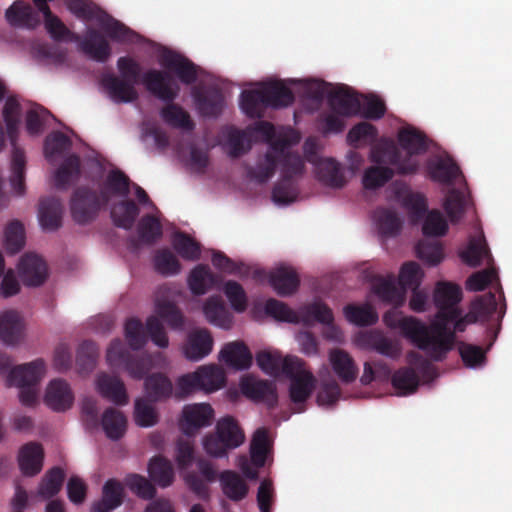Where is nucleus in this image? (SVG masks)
<instances>
[{
  "mask_svg": "<svg viewBox=\"0 0 512 512\" xmlns=\"http://www.w3.org/2000/svg\"><path fill=\"white\" fill-rule=\"evenodd\" d=\"M300 315L305 325H311L313 321L322 324H329L334 321L331 308L321 301L307 304L300 310Z\"/></svg>",
  "mask_w": 512,
  "mask_h": 512,
  "instance_id": "6e6d98bb",
  "label": "nucleus"
},
{
  "mask_svg": "<svg viewBox=\"0 0 512 512\" xmlns=\"http://www.w3.org/2000/svg\"><path fill=\"white\" fill-rule=\"evenodd\" d=\"M370 161L382 166H393L396 174L401 176L414 175L418 172L420 162L415 157H404V152L393 143H380L371 148Z\"/></svg>",
  "mask_w": 512,
  "mask_h": 512,
  "instance_id": "9d476101",
  "label": "nucleus"
},
{
  "mask_svg": "<svg viewBox=\"0 0 512 512\" xmlns=\"http://www.w3.org/2000/svg\"><path fill=\"white\" fill-rule=\"evenodd\" d=\"M383 321L391 329H400L401 334L434 361H441L434 350L433 339L428 326L413 316H401L390 310L383 315Z\"/></svg>",
  "mask_w": 512,
  "mask_h": 512,
  "instance_id": "20e7f679",
  "label": "nucleus"
},
{
  "mask_svg": "<svg viewBox=\"0 0 512 512\" xmlns=\"http://www.w3.org/2000/svg\"><path fill=\"white\" fill-rule=\"evenodd\" d=\"M345 318L356 326H370L378 321V314L375 309L369 305L348 304L343 309Z\"/></svg>",
  "mask_w": 512,
  "mask_h": 512,
  "instance_id": "864d4df0",
  "label": "nucleus"
},
{
  "mask_svg": "<svg viewBox=\"0 0 512 512\" xmlns=\"http://www.w3.org/2000/svg\"><path fill=\"white\" fill-rule=\"evenodd\" d=\"M240 106L250 118H261L264 108L269 107L263 85L259 89L244 90L240 96Z\"/></svg>",
  "mask_w": 512,
  "mask_h": 512,
  "instance_id": "c03bdc74",
  "label": "nucleus"
},
{
  "mask_svg": "<svg viewBox=\"0 0 512 512\" xmlns=\"http://www.w3.org/2000/svg\"><path fill=\"white\" fill-rule=\"evenodd\" d=\"M196 466L198 472H188L185 476V482L191 491L204 498L208 496L207 482L215 481L217 473L213 465L205 459H199Z\"/></svg>",
  "mask_w": 512,
  "mask_h": 512,
  "instance_id": "b1692460",
  "label": "nucleus"
},
{
  "mask_svg": "<svg viewBox=\"0 0 512 512\" xmlns=\"http://www.w3.org/2000/svg\"><path fill=\"white\" fill-rule=\"evenodd\" d=\"M7 21L15 27L34 29L40 24L38 14L24 1H15L5 13Z\"/></svg>",
  "mask_w": 512,
  "mask_h": 512,
  "instance_id": "f704fd0d",
  "label": "nucleus"
},
{
  "mask_svg": "<svg viewBox=\"0 0 512 512\" xmlns=\"http://www.w3.org/2000/svg\"><path fill=\"white\" fill-rule=\"evenodd\" d=\"M44 451L41 444L30 442L25 444L18 456V462L21 472L26 476L38 474L43 465Z\"/></svg>",
  "mask_w": 512,
  "mask_h": 512,
  "instance_id": "72a5a7b5",
  "label": "nucleus"
},
{
  "mask_svg": "<svg viewBox=\"0 0 512 512\" xmlns=\"http://www.w3.org/2000/svg\"><path fill=\"white\" fill-rule=\"evenodd\" d=\"M144 390L146 395L145 399L150 402H160L172 396L173 384L166 375L156 372L145 378Z\"/></svg>",
  "mask_w": 512,
  "mask_h": 512,
  "instance_id": "c9c22d12",
  "label": "nucleus"
},
{
  "mask_svg": "<svg viewBox=\"0 0 512 512\" xmlns=\"http://www.w3.org/2000/svg\"><path fill=\"white\" fill-rule=\"evenodd\" d=\"M373 292L386 303L401 305L404 301V292L397 288L393 279L377 278L373 284Z\"/></svg>",
  "mask_w": 512,
  "mask_h": 512,
  "instance_id": "13d9d810",
  "label": "nucleus"
},
{
  "mask_svg": "<svg viewBox=\"0 0 512 512\" xmlns=\"http://www.w3.org/2000/svg\"><path fill=\"white\" fill-rule=\"evenodd\" d=\"M269 284L282 297L294 294L300 285L297 272L288 266H279L269 273Z\"/></svg>",
  "mask_w": 512,
  "mask_h": 512,
  "instance_id": "bb28decb",
  "label": "nucleus"
},
{
  "mask_svg": "<svg viewBox=\"0 0 512 512\" xmlns=\"http://www.w3.org/2000/svg\"><path fill=\"white\" fill-rule=\"evenodd\" d=\"M161 64L176 73L179 80L186 84H193L198 77L196 65L183 55L168 51L162 55Z\"/></svg>",
  "mask_w": 512,
  "mask_h": 512,
  "instance_id": "4be33fe9",
  "label": "nucleus"
},
{
  "mask_svg": "<svg viewBox=\"0 0 512 512\" xmlns=\"http://www.w3.org/2000/svg\"><path fill=\"white\" fill-rule=\"evenodd\" d=\"M329 361L342 383L350 384L356 380L359 369L348 352L339 348L332 349L329 353Z\"/></svg>",
  "mask_w": 512,
  "mask_h": 512,
  "instance_id": "c85d7f7f",
  "label": "nucleus"
},
{
  "mask_svg": "<svg viewBox=\"0 0 512 512\" xmlns=\"http://www.w3.org/2000/svg\"><path fill=\"white\" fill-rule=\"evenodd\" d=\"M18 271L22 282L26 286H40L47 278L46 263L33 253H26L20 258Z\"/></svg>",
  "mask_w": 512,
  "mask_h": 512,
  "instance_id": "6ab92c4d",
  "label": "nucleus"
},
{
  "mask_svg": "<svg viewBox=\"0 0 512 512\" xmlns=\"http://www.w3.org/2000/svg\"><path fill=\"white\" fill-rule=\"evenodd\" d=\"M63 205L57 197L40 200L39 221L44 230L55 231L62 226Z\"/></svg>",
  "mask_w": 512,
  "mask_h": 512,
  "instance_id": "7c9ffc66",
  "label": "nucleus"
},
{
  "mask_svg": "<svg viewBox=\"0 0 512 512\" xmlns=\"http://www.w3.org/2000/svg\"><path fill=\"white\" fill-rule=\"evenodd\" d=\"M291 380L289 395L294 403H304L311 395L315 387L313 374L304 369V362L301 360L300 367L293 374H286Z\"/></svg>",
  "mask_w": 512,
  "mask_h": 512,
  "instance_id": "393cba45",
  "label": "nucleus"
},
{
  "mask_svg": "<svg viewBox=\"0 0 512 512\" xmlns=\"http://www.w3.org/2000/svg\"><path fill=\"white\" fill-rule=\"evenodd\" d=\"M361 346L374 350L391 359H397L402 352L401 344L397 340L386 337L382 332L370 331L359 339Z\"/></svg>",
  "mask_w": 512,
  "mask_h": 512,
  "instance_id": "a878e982",
  "label": "nucleus"
},
{
  "mask_svg": "<svg viewBox=\"0 0 512 512\" xmlns=\"http://www.w3.org/2000/svg\"><path fill=\"white\" fill-rule=\"evenodd\" d=\"M99 356L97 344L91 340L83 341L77 350L76 365L80 374H89L96 366Z\"/></svg>",
  "mask_w": 512,
  "mask_h": 512,
  "instance_id": "5fc2aeb1",
  "label": "nucleus"
},
{
  "mask_svg": "<svg viewBox=\"0 0 512 512\" xmlns=\"http://www.w3.org/2000/svg\"><path fill=\"white\" fill-rule=\"evenodd\" d=\"M213 418L214 410L209 404H190L184 406L179 426L184 434L192 436L201 428L210 426Z\"/></svg>",
  "mask_w": 512,
  "mask_h": 512,
  "instance_id": "4468645a",
  "label": "nucleus"
},
{
  "mask_svg": "<svg viewBox=\"0 0 512 512\" xmlns=\"http://www.w3.org/2000/svg\"><path fill=\"white\" fill-rule=\"evenodd\" d=\"M78 44L79 50L90 59L105 63L111 56V47L104 36L96 29L90 28L86 34L81 37Z\"/></svg>",
  "mask_w": 512,
  "mask_h": 512,
  "instance_id": "f3484780",
  "label": "nucleus"
},
{
  "mask_svg": "<svg viewBox=\"0 0 512 512\" xmlns=\"http://www.w3.org/2000/svg\"><path fill=\"white\" fill-rule=\"evenodd\" d=\"M256 362L259 368L270 376H277L280 371L293 374L301 364V359L294 356L282 358L278 353L260 351L256 354Z\"/></svg>",
  "mask_w": 512,
  "mask_h": 512,
  "instance_id": "dca6fc26",
  "label": "nucleus"
},
{
  "mask_svg": "<svg viewBox=\"0 0 512 512\" xmlns=\"http://www.w3.org/2000/svg\"><path fill=\"white\" fill-rule=\"evenodd\" d=\"M140 240L145 244H153L162 237V225L158 218L151 214L144 215L137 226Z\"/></svg>",
  "mask_w": 512,
  "mask_h": 512,
  "instance_id": "680f3d73",
  "label": "nucleus"
},
{
  "mask_svg": "<svg viewBox=\"0 0 512 512\" xmlns=\"http://www.w3.org/2000/svg\"><path fill=\"white\" fill-rule=\"evenodd\" d=\"M220 481L224 494L233 501H240L248 494V486L245 481L233 471H224L220 475Z\"/></svg>",
  "mask_w": 512,
  "mask_h": 512,
  "instance_id": "603ef678",
  "label": "nucleus"
},
{
  "mask_svg": "<svg viewBox=\"0 0 512 512\" xmlns=\"http://www.w3.org/2000/svg\"><path fill=\"white\" fill-rule=\"evenodd\" d=\"M155 270L164 275H176L181 270V264L177 257L169 249L158 250L154 256Z\"/></svg>",
  "mask_w": 512,
  "mask_h": 512,
  "instance_id": "69168bd1",
  "label": "nucleus"
},
{
  "mask_svg": "<svg viewBox=\"0 0 512 512\" xmlns=\"http://www.w3.org/2000/svg\"><path fill=\"white\" fill-rule=\"evenodd\" d=\"M25 322L22 316L13 310L0 314V339L7 346H17L25 339Z\"/></svg>",
  "mask_w": 512,
  "mask_h": 512,
  "instance_id": "aec40b11",
  "label": "nucleus"
},
{
  "mask_svg": "<svg viewBox=\"0 0 512 512\" xmlns=\"http://www.w3.org/2000/svg\"><path fill=\"white\" fill-rule=\"evenodd\" d=\"M203 313L207 321L223 329L232 325V316L220 296L209 297L203 306Z\"/></svg>",
  "mask_w": 512,
  "mask_h": 512,
  "instance_id": "a19ab883",
  "label": "nucleus"
},
{
  "mask_svg": "<svg viewBox=\"0 0 512 512\" xmlns=\"http://www.w3.org/2000/svg\"><path fill=\"white\" fill-rule=\"evenodd\" d=\"M458 351L464 365L468 368H477L486 362V350L481 346L460 342Z\"/></svg>",
  "mask_w": 512,
  "mask_h": 512,
  "instance_id": "774afa93",
  "label": "nucleus"
},
{
  "mask_svg": "<svg viewBox=\"0 0 512 512\" xmlns=\"http://www.w3.org/2000/svg\"><path fill=\"white\" fill-rule=\"evenodd\" d=\"M213 348V338L206 329L197 330L188 335L183 347L184 355L191 361H199L210 354Z\"/></svg>",
  "mask_w": 512,
  "mask_h": 512,
  "instance_id": "c756f323",
  "label": "nucleus"
},
{
  "mask_svg": "<svg viewBox=\"0 0 512 512\" xmlns=\"http://www.w3.org/2000/svg\"><path fill=\"white\" fill-rule=\"evenodd\" d=\"M21 105L15 96L7 97L3 107V118L7 134L13 146L10 183L14 192L20 196L25 192L26 159L24 150L16 146L20 124Z\"/></svg>",
  "mask_w": 512,
  "mask_h": 512,
  "instance_id": "7ed1b4c3",
  "label": "nucleus"
},
{
  "mask_svg": "<svg viewBox=\"0 0 512 512\" xmlns=\"http://www.w3.org/2000/svg\"><path fill=\"white\" fill-rule=\"evenodd\" d=\"M123 498L122 484L115 479H109L103 486L101 500L93 503L91 512H111L122 505Z\"/></svg>",
  "mask_w": 512,
  "mask_h": 512,
  "instance_id": "473e14b6",
  "label": "nucleus"
},
{
  "mask_svg": "<svg viewBox=\"0 0 512 512\" xmlns=\"http://www.w3.org/2000/svg\"><path fill=\"white\" fill-rule=\"evenodd\" d=\"M44 401L52 410L63 412L71 408L74 395L65 380L54 379L47 386Z\"/></svg>",
  "mask_w": 512,
  "mask_h": 512,
  "instance_id": "412c9836",
  "label": "nucleus"
},
{
  "mask_svg": "<svg viewBox=\"0 0 512 512\" xmlns=\"http://www.w3.org/2000/svg\"><path fill=\"white\" fill-rule=\"evenodd\" d=\"M117 69L119 76L107 73L101 78V85L113 102L136 101L139 97L136 85L141 80L152 95L168 103L160 112L162 119L168 125L189 131L194 129L195 124L189 113L180 105L173 103L179 95L180 87L167 72L150 69L141 78L140 64L128 56H122L117 60Z\"/></svg>",
  "mask_w": 512,
  "mask_h": 512,
  "instance_id": "f257e3e1",
  "label": "nucleus"
},
{
  "mask_svg": "<svg viewBox=\"0 0 512 512\" xmlns=\"http://www.w3.org/2000/svg\"><path fill=\"white\" fill-rule=\"evenodd\" d=\"M467 200L465 195L452 189L445 198L444 209L452 223L458 222L464 215Z\"/></svg>",
  "mask_w": 512,
  "mask_h": 512,
  "instance_id": "338daca9",
  "label": "nucleus"
},
{
  "mask_svg": "<svg viewBox=\"0 0 512 512\" xmlns=\"http://www.w3.org/2000/svg\"><path fill=\"white\" fill-rule=\"evenodd\" d=\"M428 173L433 181L442 184H451L462 175L457 163L449 156L430 161Z\"/></svg>",
  "mask_w": 512,
  "mask_h": 512,
  "instance_id": "4c0bfd02",
  "label": "nucleus"
},
{
  "mask_svg": "<svg viewBox=\"0 0 512 512\" xmlns=\"http://www.w3.org/2000/svg\"><path fill=\"white\" fill-rule=\"evenodd\" d=\"M81 174V162L79 156L73 154L67 157L54 174L55 187L66 189L71 182L77 181Z\"/></svg>",
  "mask_w": 512,
  "mask_h": 512,
  "instance_id": "49530a36",
  "label": "nucleus"
},
{
  "mask_svg": "<svg viewBox=\"0 0 512 512\" xmlns=\"http://www.w3.org/2000/svg\"><path fill=\"white\" fill-rule=\"evenodd\" d=\"M25 245V231L19 221L10 222L5 229V249L8 254L14 255Z\"/></svg>",
  "mask_w": 512,
  "mask_h": 512,
  "instance_id": "0e129e2a",
  "label": "nucleus"
},
{
  "mask_svg": "<svg viewBox=\"0 0 512 512\" xmlns=\"http://www.w3.org/2000/svg\"><path fill=\"white\" fill-rule=\"evenodd\" d=\"M216 282V276L209 266L197 265L189 274L188 285L194 295L205 294Z\"/></svg>",
  "mask_w": 512,
  "mask_h": 512,
  "instance_id": "de8ad7c7",
  "label": "nucleus"
},
{
  "mask_svg": "<svg viewBox=\"0 0 512 512\" xmlns=\"http://www.w3.org/2000/svg\"><path fill=\"white\" fill-rule=\"evenodd\" d=\"M64 478L65 473L60 467L50 469L39 485V495L46 499L55 496L60 491Z\"/></svg>",
  "mask_w": 512,
  "mask_h": 512,
  "instance_id": "e2e57ef3",
  "label": "nucleus"
},
{
  "mask_svg": "<svg viewBox=\"0 0 512 512\" xmlns=\"http://www.w3.org/2000/svg\"><path fill=\"white\" fill-rule=\"evenodd\" d=\"M192 97L198 112L204 117H217L224 107V96L217 87H208L205 90L197 87L192 90Z\"/></svg>",
  "mask_w": 512,
  "mask_h": 512,
  "instance_id": "a211bd4d",
  "label": "nucleus"
},
{
  "mask_svg": "<svg viewBox=\"0 0 512 512\" xmlns=\"http://www.w3.org/2000/svg\"><path fill=\"white\" fill-rule=\"evenodd\" d=\"M497 299L494 293L488 292L483 296L477 297L470 305L469 312L462 315V310L459 308V315L449 323L450 331L454 334V341L456 340V332H464L468 324H473L478 321L486 322L497 311Z\"/></svg>",
  "mask_w": 512,
  "mask_h": 512,
  "instance_id": "f8f14e48",
  "label": "nucleus"
},
{
  "mask_svg": "<svg viewBox=\"0 0 512 512\" xmlns=\"http://www.w3.org/2000/svg\"><path fill=\"white\" fill-rule=\"evenodd\" d=\"M462 296L460 286L450 282H439L434 291V303L438 311L428 329L434 350L441 361L454 345V334L450 331L449 323L459 315L458 304Z\"/></svg>",
  "mask_w": 512,
  "mask_h": 512,
  "instance_id": "f03ea898",
  "label": "nucleus"
},
{
  "mask_svg": "<svg viewBox=\"0 0 512 512\" xmlns=\"http://www.w3.org/2000/svg\"><path fill=\"white\" fill-rule=\"evenodd\" d=\"M404 207L410 212L414 222L422 219L427 213L422 232L425 236H443L448 230V224L439 210L427 212V201L420 193L409 192L403 198Z\"/></svg>",
  "mask_w": 512,
  "mask_h": 512,
  "instance_id": "1a4fd4ad",
  "label": "nucleus"
},
{
  "mask_svg": "<svg viewBox=\"0 0 512 512\" xmlns=\"http://www.w3.org/2000/svg\"><path fill=\"white\" fill-rule=\"evenodd\" d=\"M172 244L176 252L185 260L195 261L199 259L201 249L191 236L183 232L174 234Z\"/></svg>",
  "mask_w": 512,
  "mask_h": 512,
  "instance_id": "052dcab7",
  "label": "nucleus"
},
{
  "mask_svg": "<svg viewBox=\"0 0 512 512\" xmlns=\"http://www.w3.org/2000/svg\"><path fill=\"white\" fill-rule=\"evenodd\" d=\"M106 359L111 367L123 368L137 380L144 378L150 367L149 358L132 355L120 339H114L110 343Z\"/></svg>",
  "mask_w": 512,
  "mask_h": 512,
  "instance_id": "9b49d317",
  "label": "nucleus"
},
{
  "mask_svg": "<svg viewBox=\"0 0 512 512\" xmlns=\"http://www.w3.org/2000/svg\"><path fill=\"white\" fill-rule=\"evenodd\" d=\"M318 180L331 188H342L346 184V178L341 165L333 159L320 160L316 165Z\"/></svg>",
  "mask_w": 512,
  "mask_h": 512,
  "instance_id": "58836bf2",
  "label": "nucleus"
},
{
  "mask_svg": "<svg viewBox=\"0 0 512 512\" xmlns=\"http://www.w3.org/2000/svg\"><path fill=\"white\" fill-rule=\"evenodd\" d=\"M396 174L394 169L389 166H371L367 168L363 175V186L366 189L374 190L384 186Z\"/></svg>",
  "mask_w": 512,
  "mask_h": 512,
  "instance_id": "bf43d9fd",
  "label": "nucleus"
},
{
  "mask_svg": "<svg viewBox=\"0 0 512 512\" xmlns=\"http://www.w3.org/2000/svg\"><path fill=\"white\" fill-rule=\"evenodd\" d=\"M407 361L412 367L398 369L391 379L393 387L401 396L412 394L417 390L419 386L418 373L426 378H432L435 373L432 363L418 352H408Z\"/></svg>",
  "mask_w": 512,
  "mask_h": 512,
  "instance_id": "6e6552de",
  "label": "nucleus"
},
{
  "mask_svg": "<svg viewBox=\"0 0 512 512\" xmlns=\"http://www.w3.org/2000/svg\"><path fill=\"white\" fill-rule=\"evenodd\" d=\"M266 101L271 108L279 109L293 104L295 97L292 90L282 80L263 83Z\"/></svg>",
  "mask_w": 512,
  "mask_h": 512,
  "instance_id": "79ce46f5",
  "label": "nucleus"
},
{
  "mask_svg": "<svg viewBox=\"0 0 512 512\" xmlns=\"http://www.w3.org/2000/svg\"><path fill=\"white\" fill-rule=\"evenodd\" d=\"M140 209L138 205L131 199L121 200L113 204L111 208V219L116 227L130 230L137 217Z\"/></svg>",
  "mask_w": 512,
  "mask_h": 512,
  "instance_id": "ea45409f",
  "label": "nucleus"
},
{
  "mask_svg": "<svg viewBox=\"0 0 512 512\" xmlns=\"http://www.w3.org/2000/svg\"><path fill=\"white\" fill-rule=\"evenodd\" d=\"M268 450L269 437L267 430L265 428L257 429L250 444L252 464L247 459H243L240 463V469L246 478L250 480L258 478V469L265 465Z\"/></svg>",
  "mask_w": 512,
  "mask_h": 512,
  "instance_id": "ddd939ff",
  "label": "nucleus"
},
{
  "mask_svg": "<svg viewBox=\"0 0 512 512\" xmlns=\"http://www.w3.org/2000/svg\"><path fill=\"white\" fill-rule=\"evenodd\" d=\"M108 203L109 198L105 192H98L89 186H79L70 199L72 219L80 225L89 224Z\"/></svg>",
  "mask_w": 512,
  "mask_h": 512,
  "instance_id": "0eeeda50",
  "label": "nucleus"
},
{
  "mask_svg": "<svg viewBox=\"0 0 512 512\" xmlns=\"http://www.w3.org/2000/svg\"><path fill=\"white\" fill-rule=\"evenodd\" d=\"M245 435L238 422L232 416L217 421L215 432L204 438L206 452L214 457H223L229 450L243 444Z\"/></svg>",
  "mask_w": 512,
  "mask_h": 512,
  "instance_id": "423d86ee",
  "label": "nucleus"
},
{
  "mask_svg": "<svg viewBox=\"0 0 512 512\" xmlns=\"http://www.w3.org/2000/svg\"><path fill=\"white\" fill-rule=\"evenodd\" d=\"M400 150L405 151L404 157H415L425 153L428 149L427 137L421 131L407 127L402 128L398 133Z\"/></svg>",
  "mask_w": 512,
  "mask_h": 512,
  "instance_id": "e433bc0d",
  "label": "nucleus"
},
{
  "mask_svg": "<svg viewBox=\"0 0 512 512\" xmlns=\"http://www.w3.org/2000/svg\"><path fill=\"white\" fill-rule=\"evenodd\" d=\"M101 425L107 438L116 441L126 433L127 418L121 411L109 407L102 415Z\"/></svg>",
  "mask_w": 512,
  "mask_h": 512,
  "instance_id": "a18cd8bd",
  "label": "nucleus"
},
{
  "mask_svg": "<svg viewBox=\"0 0 512 512\" xmlns=\"http://www.w3.org/2000/svg\"><path fill=\"white\" fill-rule=\"evenodd\" d=\"M374 220L379 233L383 236L394 237L401 231L402 220L394 210L377 208L374 211Z\"/></svg>",
  "mask_w": 512,
  "mask_h": 512,
  "instance_id": "8fccbe9b",
  "label": "nucleus"
},
{
  "mask_svg": "<svg viewBox=\"0 0 512 512\" xmlns=\"http://www.w3.org/2000/svg\"><path fill=\"white\" fill-rule=\"evenodd\" d=\"M219 359L236 370H247L252 365L253 356L244 342L234 341L225 344Z\"/></svg>",
  "mask_w": 512,
  "mask_h": 512,
  "instance_id": "cd10ccee",
  "label": "nucleus"
},
{
  "mask_svg": "<svg viewBox=\"0 0 512 512\" xmlns=\"http://www.w3.org/2000/svg\"><path fill=\"white\" fill-rule=\"evenodd\" d=\"M199 377L200 389L213 392L220 389L225 383V375L216 365L202 366L196 370Z\"/></svg>",
  "mask_w": 512,
  "mask_h": 512,
  "instance_id": "4d7b16f0",
  "label": "nucleus"
},
{
  "mask_svg": "<svg viewBox=\"0 0 512 512\" xmlns=\"http://www.w3.org/2000/svg\"><path fill=\"white\" fill-rule=\"evenodd\" d=\"M149 476L162 488L170 486L174 481V469L169 460L163 456H155L148 465Z\"/></svg>",
  "mask_w": 512,
  "mask_h": 512,
  "instance_id": "09e8293b",
  "label": "nucleus"
},
{
  "mask_svg": "<svg viewBox=\"0 0 512 512\" xmlns=\"http://www.w3.org/2000/svg\"><path fill=\"white\" fill-rule=\"evenodd\" d=\"M45 361L38 358L32 362L11 368L8 377V386L20 388L19 398L23 405L32 407L37 402V385L45 374Z\"/></svg>",
  "mask_w": 512,
  "mask_h": 512,
  "instance_id": "39448f33",
  "label": "nucleus"
},
{
  "mask_svg": "<svg viewBox=\"0 0 512 512\" xmlns=\"http://www.w3.org/2000/svg\"><path fill=\"white\" fill-rule=\"evenodd\" d=\"M240 389L247 398L254 402H263L269 408H274L278 403L276 386L272 381L246 376L240 382Z\"/></svg>",
  "mask_w": 512,
  "mask_h": 512,
  "instance_id": "2eb2a0df",
  "label": "nucleus"
},
{
  "mask_svg": "<svg viewBox=\"0 0 512 512\" xmlns=\"http://www.w3.org/2000/svg\"><path fill=\"white\" fill-rule=\"evenodd\" d=\"M99 393L116 405L128 403V395L125 385L121 379L106 373L99 374L96 379Z\"/></svg>",
  "mask_w": 512,
  "mask_h": 512,
  "instance_id": "2f4dec72",
  "label": "nucleus"
},
{
  "mask_svg": "<svg viewBox=\"0 0 512 512\" xmlns=\"http://www.w3.org/2000/svg\"><path fill=\"white\" fill-rule=\"evenodd\" d=\"M464 263L471 267H478L484 260L489 264L492 260L491 253L484 236L471 237L465 250L460 253Z\"/></svg>",
  "mask_w": 512,
  "mask_h": 512,
  "instance_id": "37998d69",
  "label": "nucleus"
},
{
  "mask_svg": "<svg viewBox=\"0 0 512 512\" xmlns=\"http://www.w3.org/2000/svg\"><path fill=\"white\" fill-rule=\"evenodd\" d=\"M99 192H105L109 201L112 196L126 197L130 193V179L121 170L113 169L108 173Z\"/></svg>",
  "mask_w": 512,
  "mask_h": 512,
  "instance_id": "3c124183",
  "label": "nucleus"
},
{
  "mask_svg": "<svg viewBox=\"0 0 512 512\" xmlns=\"http://www.w3.org/2000/svg\"><path fill=\"white\" fill-rule=\"evenodd\" d=\"M328 104L333 112L346 117L357 115L361 110L359 97L346 87H339L330 91Z\"/></svg>",
  "mask_w": 512,
  "mask_h": 512,
  "instance_id": "5701e85b",
  "label": "nucleus"
}]
</instances>
